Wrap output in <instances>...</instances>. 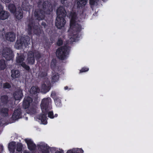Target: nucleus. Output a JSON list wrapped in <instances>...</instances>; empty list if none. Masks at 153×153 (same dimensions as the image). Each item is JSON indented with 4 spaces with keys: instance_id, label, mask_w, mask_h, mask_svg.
<instances>
[{
    "instance_id": "obj_5",
    "label": "nucleus",
    "mask_w": 153,
    "mask_h": 153,
    "mask_svg": "<svg viewBox=\"0 0 153 153\" xmlns=\"http://www.w3.org/2000/svg\"><path fill=\"white\" fill-rule=\"evenodd\" d=\"M32 29L34 33L37 36H42L44 34L43 30L39 26L35 25L34 20L30 18L28 20L27 29L28 34L29 35L32 34Z\"/></svg>"
},
{
    "instance_id": "obj_39",
    "label": "nucleus",
    "mask_w": 153,
    "mask_h": 153,
    "mask_svg": "<svg viewBox=\"0 0 153 153\" xmlns=\"http://www.w3.org/2000/svg\"><path fill=\"white\" fill-rule=\"evenodd\" d=\"M57 45L58 46H60L63 45V41L61 38L58 39L56 42Z\"/></svg>"
},
{
    "instance_id": "obj_21",
    "label": "nucleus",
    "mask_w": 153,
    "mask_h": 153,
    "mask_svg": "<svg viewBox=\"0 0 153 153\" xmlns=\"http://www.w3.org/2000/svg\"><path fill=\"white\" fill-rule=\"evenodd\" d=\"M1 103L4 106L6 105L9 102V98L7 95L1 96L0 98Z\"/></svg>"
},
{
    "instance_id": "obj_8",
    "label": "nucleus",
    "mask_w": 153,
    "mask_h": 153,
    "mask_svg": "<svg viewBox=\"0 0 153 153\" xmlns=\"http://www.w3.org/2000/svg\"><path fill=\"white\" fill-rule=\"evenodd\" d=\"M30 43V38L28 36H23L19 39L17 40L15 44V47L16 49H19L22 48L23 44L27 46Z\"/></svg>"
},
{
    "instance_id": "obj_44",
    "label": "nucleus",
    "mask_w": 153,
    "mask_h": 153,
    "mask_svg": "<svg viewBox=\"0 0 153 153\" xmlns=\"http://www.w3.org/2000/svg\"><path fill=\"white\" fill-rule=\"evenodd\" d=\"M2 1L5 2V3H9L11 0H1Z\"/></svg>"
},
{
    "instance_id": "obj_34",
    "label": "nucleus",
    "mask_w": 153,
    "mask_h": 153,
    "mask_svg": "<svg viewBox=\"0 0 153 153\" xmlns=\"http://www.w3.org/2000/svg\"><path fill=\"white\" fill-rule=\"evenodd\" d=\"M76 30L77 33H78L81 31L82 30V26L79 24H77L75 26Z\"/></svg>"
},
{
    "instance_id": "obj_36",
    "label": "nucleus",
    "mask_w": 153,
    "mask_h": 153,
    "mask_svg": "<svg viewBox=\"0 0 153 153\" xmlns=\"http://www.w3.org/2000/svg\"><path fill=\"white\" fill-rule=\"evenodd\" d=\"M36 109L34 108H30L28 110V112L32 114H34L36 113Z\"/></svg>"
},
{
    "instance_id": "obj_23",
    "label": "nucleus",
    "mask_w": 153,
    "mask_h": 153,
    "mask_svg": "<svg viewBox=\"0 0 153 153\" xmlns=\"http://www.w3.org/2000/svg\"><path fill=\"white\" fill-rule=\"evenodd\" d=\"M9 109L7 108H2L0 109V114L4 117H7L8 115Z\"/></svg>"
},
{
    "instance_id": "obj_13",
    "label": "nucleus",
    "mask_w": 153,
    "mask_h": 153,
    "mask_svg": "<svg viewBox=\"0 0 153 153\" xmlns=\"http://www.w3.org/2000/svg\"><path fill=\"white\" fill-rule=\"evenodd\" d=\"M10 14L7 11L3 10V7L0 4V19L4 20L7 19L9 17Z\"/></svg>"
},
{
    "instance_id": "obj_20",
    "label": "nucleus",
    "mask_w": 153,
    "mask_h": 153,
    "mask_svg": "<svg viewBox=\"0 0 153 153\" xmlns=\"http://www.w3.org/2000/svg\"><path fill=\"white\" fill-rule=\"evenodd\" d=\"M11 76L13 79H16L19 77L20 73L18 70L13 69L11 71Z\"/></svg>"
},
{
    "instance_id": "obj_17",
    "label": "nucleus",
    "mask_w": 153,
    "mask_h": 153,
    "mask_svg": "<svg viewBox=\"0 0 153 153\" xmlns=\"http://www.w3.org/2000/svg\"><path fill=\"white\" fill-rule=\"evenodd\" d=\"M48 86H47L44 83L42 85L41 89L42 92L43 93L45 94L49 91L51 88V83L49 81Z\"/></svg>"
},
{
    "instance_id": "obj_28",
    "label": "nucleus",
    "mask_w": 153,
    "mask_h": 153,
    "mask_svg": "<svg viewBox=\"0 0 153 153\" xmlns=\"http://www.w3.org/2000/svg\"><path fill=\"white\" fill-rule=\"evenodd\" d=\"M47 72L45 71H42L39 72V74L38 76L40 77L45 79L46 76H47Z\"/></svg>"
},
{
    "instance_id": "obj_43",
    "label": "nucleus",
    "mask_w": 153,
    "mask_h": 153,
    "mask_svg": "<svg viewBox=\"0 0 153 153\" xmlns=\"http://www.w3.org/2000/svg\"><path fill=\"white\" fill-rule=\"evenodd\" d=\"M41 25L42 26H43L44 28H45L47 25L45 22H42L41 23Z\"/></svg>"
},
{
    "instance_id": "obj_14",
    "label": "nucleus",
    "mask_w": 153,
    "mask_h": 153,
    "mask_svg": "<svg viewBox=\"0 0 153 153\" xmlns=\"http://www.w3.org/2000/svg\"><path fill=\"white\" fill-rule=\"evenodd\" d=\"M22 117V111L20 108H18L15 110L12 117L14 120H17Z\"/></svg>"
},
{
    "instance_id": "obj_45",
    "label": "nucleus",
    "mask_w": 153,
    "mask_h": 153,
    "mask_svg": "<svg viewBox=\"0 0 153 153\" xmlns=\"http://www.w3.org/2000/svg\"><path fill=\"white\" fill-rule=\"evenodd\" d=\"M42 3V1L41 0H39L37 3V4H38V6H39V5H40Z\"/></svg>"
},
{
    "instance_id": "obj_38",
    "label": "nucleus",
    "mask_w": 153,
    "mask_h": 153,
    "mask_svg": "<svg viewBox=\"0 0 153 153\" xmlns=\"http://www.w3.org/2000/svg\"><path fill=\"white\" fill-rule=\"evenodd\" d=\"M48 117L51 119L54 118L53 113V111H50L47 112Z\"/></svg>"
},
{
    "instance_id": "obj_11",
    "label": "nucleus",
    "mask_w": 153,
    "mask_h": 153,
    "mask_svg": "<svg viewBox=\"0 0 153 153\" xmlns=\"http://www.w3.org/2000/svg\"><path fill=\"white\" fill-rule=\"evenodd\" d=\"M33 101V99L28 96H26L24 98L22 106L24 108L26 109L29 108L30 104Z\"/></svg>"
},
{
    "instance_id": "obj_15",
    "label": "nucleus",
    "mask_w": 153,
    "mask_h": 153,
    "mask_svg": "<svg viewBox=\"0 0 153 153\" xmlns=\"http://www.w3.org/2000/svg\"><path fill=\"white\" fill-rule=\"evenodd\" d=\"M13 97L16 100H20L23 96L22 90L19 89H17L13 93Z\"/></svg>"
},
{
    "instance_id": "obj_22",
    "label": "nucleus",
    "mask_w": 153,
    "mask_h": 153,
    "mask_svg": "<svg viewBox=\"0 0 153 153\" xmlns=\"http://www.w3.org/2000/svg\"><path fill=\"white\" fill-rule=\"evenodd\" d=\"M59 74L53 71L52 73V82H55L57 81L59 79Z\"/></svg>"
},
{
    "instance_id": "obj_50",
    "label": "nucleus",
    "mask_w": 153,
    "mask_h": 153,
    "mask_svg": "<svg viewBox=\"0 0 153 153\" xmlns=\"http://www.w3.org/2000/svg\"><path fill=\"white\" fill-rule=\"evenodd\" d=\"M23 153H30V152H27L26 151H24L23 152Z\"/></svg>"
},
{
    "instance_id": "obj_16",
    "label": "nucleus",
    "mask_w": 153,
    "mask_h": 153,
    "mask_svg": "<svg viewBox=\"0 0 153 153\" xmlns=\"http://www.w3.org/2000/svg\"><path fill=\"white\" fill-rule=\"evenodd\" d=\"M16 36V34L12 32H7L5 35L6 40L11 42L15 40Z\"/></svg>"
},
{
    "instance_id": "obj_26",
    "label": "nucleus",
    "mask_w": 153,
    "mask_h": 153,
    "mask_svg": "<svg viewBox=\"0 0 153 153\" xmlns=\"http://www.w3.org/2000/svg\"><path fill=\"white\" fill-rule=\"evenodd\" d=\"M24 60L25 58L24 56L22 55H20L16 57V61L17 63H21V64L22 62H23V61Z\"/></svg>"
},
{
    "instance_id": "obj_10",
    "label": "nucleus",
    "mask_w": 153,
    "mask_h": 153,
    "mask_svg": "<svg viewBox=\"0 0 153 153\" xmlns=\"http://www.w3.org/2000/svg\"><path fill=\"white\" fill-rule=\"evenodd\" d=\"M26 61L28 64L30 65H33L34 64L35 57L33 51H30L28 52Z\"/></svg>"
},
{
    "instance_id": "obj_24",
    "label": "nucleus",
    "mask_w": 153,
    "mask_h": 153,
    "mask_svg": "<svg viewBox=\"0 0 153 153\" xmlns=\"http://www.w3.org/2000/svg\"><path fill=\"white\" fill-rule=\"evenodd\" d=\"M88 0H77V6L78 8L85 6Z\"/></svg>"
},
{
    "instance_id": "obj_29",
    "label": "nucleus",
    "mask_w": 153,
    "mask_h": 153,
    "mask_svg": "<svg viewBox=\"0 0 153 153\" xmlns=\"http://www.w3.org/2000/svg\"><path fill=\"white\" fill-rule=\"evenodd\" d=\"M16 151L20 152L22 150L23 146L21 143H17L16 145Z\"/></svg>"
},
{
    "instance_id": "obj_47",
    "label": "nucleus",
    "mask_w": 153,
    "mask_h": 153,
    "mask_svg": "<svg viewBox=\"0 0 153 153\" xmlns=\"http://www.w3.org/2000/svg\"><path fill=\"white\" fill-rule=\"evenodd\" d=\"M58 116V114H55L54 115V117H57Z\"/></svg>"
},
{
    "instance_id": "obj_27",
    "label": "nucleus",
    "mask_w": 153,
    "mask_h": 153,
    "mask_svg": "<svg viewBox=\"0 0 153 153\" xmlns=\"http://www.w3.org/2000/svg\"><path fill=\"white\" fill-rule=\"evenodd\" d=\"M6 67L5 61L4 59L0 60V70H4Z\"/></svg>"
},
{
    "instance_id": "obj_33",
    "label": "nucleus",
    "mask_w": 153,
    "mask_h": 153,
    "mask_svg": "<svg viewBox=\"0 0 153 153\" xmlns=\"http://www.w3.org/2000/svg\"><path fill=\"white\" fill-rule=\"evenodd\" d=\"M11 87V85L8 82H6L3 84V88L4 89H9Z\"/></svg>"
},
{
    "instance_id": "obj_7",
    "label": "nucleus",
    "mask_w": 153,
    "mask_h": 153,
    "mask_svg": "<svg viewBox=\"0 0 153 153\" xmlns=\"http://www.w3.org/2000/svg\"><path fill=\"white\" fill-rule=\"evenodd\" d=\"M8 7L11 13H15L16 19L18 20L22 19L23 17V13L21 8H18L17 10L15 5L14 4L11 3L9 4Z\"/></svg>"
},
{
    "instance_id": "obj_2",
    "label": "nucleus",
    "mask_w": 153,
    "mask_h": 153,
    "mask_svg": "<svg viewBox=\"0 0 153 153\" xmlns=\"http://www.w3.org/2000/svg\"><path fill=\"white\" fill-rule=\"evenodd\" d=\"M51 99L49 97L44 98L42 100L40 106L42 114L39 115V119L42 124L47 123V112L51 108Z\"/></svg>"
},
{
    "instance_id": "obj_9",
    "label": "nucleus",
    "mask_w": 153,
    "mask_h": 153,
    "mask_svg": "<svg viewBox=\"0 0 153 153\" xmlns=\"http://www.w3.org/2000/svg\"><path fill=\"white\" fill-rule=\"evenodd\" d=\"M2 56L6 60H13L14 57L13 51L10 48L6 47L3 48L2 51Z\"/></svg>"
},
{
    "instance_id": "obj_31",
    "label": "nucleus",
    "mask_w": 153,
    "mask_h": 153,
    "mask_svg": "<svg viewBox=\"0 0 153 153\" xmlns=\"http://www.w3.org/2000/svg\"><path fill=\"white\" fill-rule=\"evenodd\" d=\"M55 102L57 106L60 107L62 105L61 101L59 98H56L55 100Z\"/></svg>"
},
{
    "instance_id": "obj_41",
    "label": "nucleus",
    "mask_w": 153,
    "mask_h": 153,
    "mask_svg": "<svg viewBox=\"0 0 153 153\" xmlns=\"http://www.w3.org/2000/svg\"><path fill=\"white\" fill-rule=\"evenodd\" d=\"M56 96V93L55 91H52V92L51 94V97L52 98H53L55 97Z\"/></svg>"
},
{
    "instance_id": "obj_30",
    "label": "nucleus",
    "mask_w": 153,
    "mask_h": 153,
    "mask_svg": "<svg viewBox=\"0 0 153 153\" xmlns=\"http://www.w3.org/2000/svg\"><path fill=\"white\" fill-rule=\"evenodd\" d=\"M61 2L65 7H68L70 3L68 0H61Z\"/></svg>"
},
{
    "instance_id": "obj_48",
    "label": "nucleus",
    "mask_w": 153,
    "mask_h": 153,
    "mask_svg": "<svg viewBox=\"0 0 153 153\" xmlns=\"http://www.w3.org/2000/svg\"><path fill=\"white\" fill-rule=\"evenodd\" d=\"M68 87L67 86H66L64 88V89L65 90H66L68 89Z\"/></svg>"
},
{
    "instance_id": "obj_46",
    "label": "nucleus",
    "mask_w": 153,
    "mask_h": 153,
    "mask_svg": "<svg viewBox=\"0 0 153 153\" xmlns=\"http://www.w3.org/2000/svg\"><path fill=\"white\" fill-rule=\"evenodd\" d=\"M56 62H54L53 61H52L51 63V65H53L54 66H56Z\"/></svg>"
},
{
    "instance_id": "obj_3",
    "label": "nucleus",
    "mask_w": 153,
    "mask_h": 153,
    "mask_svg": "<svg viewBox=\"0 0 153 153\" xmlns=\"http://www.w3.org/2000/svg\"><path fill=\"white\" fill-rule=\"evenodd\" d=\"M28 149L31 151H33L32 153H50V147L47 144L42 142L37 145L38 150L35 151L36 145L31 140H26Z\"/></svg>"
},
{
    "instance_id": "obj_35",
    "label": "nucleus",
    "mask_w": 153,
    "mask_h": 153,
    "mask_svg": "<svg viewBox=\"0 0 153 153\" xmlns=\"http://www.w3.org/2000/svg\"><path fill=\"white\" fill-rule=\"evenodd\" d=\"M34 55H35V57L37 60H39L41 57V55L40 53L38 52H34Z\"/></svg>"
},
{
    "instance_id": "obj_6",
    "label": "nucleus",
    "mask_w": 153,
    "mask_h": 153,
    "mask_svg": "<svg viewBox=\"0 0 153 153\" xmlns=\"http://www.w3.org/2000/svg\"><path fill=\"white\" fill-rule=\"evenodd\" d=\"M68 46L65 45L58 48L56 51L57 57L61 60L66 59L69 54Z\"/></svg>"
},
{
    "instance_id": "obj_19",
    "label": "nucleus",
    "mask_w": 153,
    "mask_h": 153,
    "mask_svg": "<svg viewBox=\"0 0 153 153\" xmlns=\"http://www.w3.org/2000/svg\"><path fill=\"white\" fill-rule=\"evenodd\" d=\"M71 19L70 20V25L71 26H75L76 22V15L75 13H71Z\"/></svg>"
},
{
    "instance_id": "obj_1",
    "label": "nucleus",
    "mask_w": 153,
    "mask_h": 153,
    "mask_svg": "<svg viewBox=\"0 0 153 153\" xmlns=\"http://www.w3.org/2000/svg\"><path fill=\"white\" fill-rule=\"evenodd\" d=\"M53 6L48 1H44L42 4V9H36L33 13L34 17L39 20H43L45 14H50L53 10Z\"/></svg>"
},
{
    "instance_id": "obj_53",
    "label": "nucleus",
    "mask_w": 153,
    "mask_h": 153,
    "mask_svg": "<svg viewBox=\"0 0 153 153\" xmlns=\"http://www.w3.org/2000/svg\"><path fill=\"white\" fill-rule=\"evenodd\" d=\"M102 1H104L105 0H102Z\"/></svg>"
},
{
    "instance_id": "obj_18",
    "label": "nucleus",
    "mask_w": 153,
    "mask_h": 153,
    "mask_svg": "<svg viewBox=\"0 0 153 153\" xmlns=\"http://www.w3.org/2000/svg\"><path fill=\"white\" fill-rule=\"evenodd\" d=\"M16 148V143L15 141H12L9 143L8 148L10 152L14 153Z\"/></svg>"
},
{
    "instance_id": "obj_4",
    "label": "nucleus",
    "mask_w": 153,
    "mask_h": 153,
    "mask_svg": "<svg viewBox=\"0 0 153 153\" xmlns=\"http://www.w3.org/2000/svg\"><path fill=\"white\" fill-rule=\"evenodd\" d=\"M57 17L55 21V25L59 29L64 27L66 23L65 19L67 14L66 10L63 6H60L57 10Z\"/></svg>"
},
{
    "instance_id": "obj_12",
    "label": "nucleus",
    "mask_w": 153,
    "mask_h": 153,
    "mask_svg": "<svg viewBox=\"0 0 153 153\" xmlns=\"http://www.w3.org/2000/svg\"><path fill=\"white\" fill-rule=\"evenodd\" d=\"M84 151L82 148H74L68 150L66 153H83ZM55 153H64V151L61 149L57 151Z\"/></svg>"
},
{
    "instance_id": "obj_40",
    "label": "nucleus",
    "mask_w": 153,
    "mask_h": 153,
    "mask_svg": "<svg viewBox=\"0 0 153 153\" xmlns=\"http://www.w3.org/2000/svg\"><path fill=\"white\" fill-rule=\"evenodd\" d=\"M89 70V68L86 67L82 68L80 70V73H82L88 71Z\"/></svg>"
},
{
    "instance_id": "obj_32",
    "label": "nucleus",
    "mask_w": 153,
    "mask_h": 153,
    "mask_svg": "<svg viewBox=\"0 0 153 153\" xmlns=\"http://www.w3.org/2000/svg\"><path fill=\"white\" fill-rule=\"evenodd\" d=\"M21 65L26 70L29 71L30 69V67L26 65L25 62H22Z\"/></svg>"
},
{
    "instance_id": "obj_42",
    "label": "nucleus",
    "mask_w": 153,
    "mask_h": 153,
    "mask_svg": "<svg viewBox=\"0 0 153 153\" xmlns=\"http://www.w3.org/2000/svg\"><path fill=\"white\" fill-rule=\"evenodd\" d=\"M95 3V0H89V4L91 5H94Z\"/></svg>"
},
{
    "instance_id": "obj_37",
    "label": "nucleus",
    "mask_w": 153,
    "mask_h": 153,
    "mask_svg": "<svg viewBox=\"0 0 153 153\" xmlns=\"http://www.w3.org/2000/svg\"><path fill=\"white\" fill-rule=\"evenodd\" d=\"M22 7L23 10L26 11H29L30 9V6L28 5L25 6L24 4L22 5Z\"/></svg>"
},
{
    "instance_id": "obj_52",
    "label": "nucleus",
    "mask_w": 153,
    "mask_h": 153,
    "mask_svg": "<svg viewBox=\"0 0 153 153\" xmlns=\"http://www.w3.org/2000/svg\"><path fill=\"white\" fill-rule=\"evenodd\" d=\"M26 119H27V117H26Z\"/></svg>"
},
{
    "instance_id": "obj_25",
    "label": "nucleus",
    "mask_w": 153,
    "mask_h": 153,
    "mask_svg": "<svg viewBox=\"0 0 153 153\" xmlns=\"http://www.w3.org/2000/svg\"><path fill=\"white\" fill-rule=\"evenodd\" d=\"M39 89L35 86H32L30 89V92L31 94H36L38 92Z\"/></svg>"
},
{
    "instance_id": "obj_49",
    "label": "nucleus",
    "mask_w": 153,
    "mask_h": 153,
    "mask_svg": "<svg viewBox=\"0 0 153 153\" xmlns=\"http://www.w3.org/2000/svg\"><path fill=\"white\" fill-rule=\"evenodd\" d=\"M1 151L3 150V146L2 145H1Z\"/></svg>"
},
{
    "instance_id": "obj_51",
    "label": "nucleus",
    "mask_w": 153,
    "mask_h": 153,
    "mask_svg": "<svg viewBox=\"0 0 153 153\" xmlns=\"http://www.w3.org/2000/svg\"><path fill=\"white\" fill-rule=\"evenodd\" d=\"M1 124V120H0V125Z\"/></svg>"
}]
</instances>
